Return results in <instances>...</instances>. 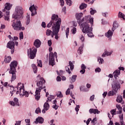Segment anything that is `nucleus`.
Returning a JSON list of instances; mask_svg holds the SVG:
<instances>
[{"mask_svg":"<svg viewBox=\"0 0 125 125\" xmlns=\"http://www.w3.org/2000/svg\"><path fill=\"white\" fill-rule=\"evenodd\" d=\"M15 47V43L13 42L12 41H9L7 43V48H9L10 49H11V54H13L14 53V49Z\"/></svg>","mask_w":125,"mask_h":125,"instance_id":"nucleus-9","label":"nucleus"},{"mask_svg":"<svg viewBox=\"0 0 125 125\" xmlns=\"http://www.w3.org/2000/svg\"><path fill=\"white\" fill-rule=\"evenodd\" d=\"M52 26V30L47 29L46 30V35L47 36H51L53 38L55 36L56 40L59 39V31H60V26H61V19L58 17V15L53 14L51 17L50 22L48 23L47 27L50 28Z\"/></svg>","mask_w":125,"mask_h":125,"instance_id":"nucleus-1","label":"nucleus"},{"mask_svg":"<svg viewBox=\"0 0 125 125\" xmlns=\"http://www.w3.org/2000/svg\"><path fill=\"white\" fill-rule=\"evenodd\" d=\"M95 71L96 73H100V72H101V69H100L99 67H98L95 69Z\"/></svg>","mask_w":125,"mask_h":125,"instance_id":"nucleus-47","label":"nucleus"},{"mask_svg":"<svg viewBox=\"0 0 125 125\" xmlns=\"http://www.w3.org/2000/svg\"><path fill=\"white\" fill-rule=\"evenodd\" d=\"M69 88H70V89H74V84L69 85Z\"/></svg>","mask_w":125,"mask_h":125,"instance_id":"nucleus-62","label":"nucleus"},{"mask_svg":"<svg viewBox=\"0 0 125 125\" xmlns=\"http://www.w3.org/2000/svg\"><path fill=\"white\" fill-rule=\"evenodd\" d=\"M80 73H82V74H84V73H85V70L82 69L80 70Z\"/></svg>","mask_w":125,"mask_h":125,"instance_id":"nucleus-64","label":"nucleus"},{"mask_svg":"<svg viewBox=\"0 0 125 125\" xmlns=\"http://www.w3.org/2000/svg\"><path fill=\"white\" fill-rule=\"evenodd\" d=\"M11 7H12V4H10V3H6L5 4V7L4 9L2 10L3 12H6L7 11H9L10 9H11Z\"/></svg>","mask_w":125,"mask_h":125,"instance_id":"nucleus-12","label":"nucleus"},{"mask_svg":"<svg viewBox=\"0 0 125 125\" xmlns=\"http://www.w3.org/2000/svg\"><path fill=\"white\" fill-rule=\"evenodd\" d=\"M10 104L12 105V106H19V102H18V99H17V98H15L14 99V102H10Z\"/></svg>","mask_w":125,"mask_h":125,"instance_id":"nucleus-17","label":"nucleus"},{"mask_svg":"<svg viewBox=\"0 0 125 125\" xmlns=\"http://www.w3.org/2000/svg\"><path fill=\"white\" fill-rule=\"evenodd\" d=\"M23 8L20 6L16 7L15 13L13 14L12 17L15 19H22L23 18Z\"/></svg>","mask_w":125,"mask_h":125,"instance_id":"nucleus-4","label":"nucleus"},{"mask_svg":"<svg viewBox=\"0 0 125 125\" xmlns=\"http://www.w3.org/2000/svg\"><path fill=\"white\" fill-rule=\"evenodd\" d=\"M53 108L54 109H55V110H57L58 109V106H57V105H53Z\"/></svg>","mask_w":125,"mask_h":125,"instance_id":"nucleus-61","label":"nucleus"},{"mask_svg":"<svg viewBox=\"0 0 125 125\" xmlns=\"http://www.w3.org/2000/svg\"><path fill=\"white\" fill-rule=\"evenodd\" d=\"M37 53V48L34 47L30 48L28 50V55L30 59H34L36 57V54Z\"/></svg>","mask_w":125,"mask_h":125,"instance_id":"nucleus-8","label":"nucleus"},{"mask_svg":"<svg viewBox=\"0 0 125 125\" xmlns=\"http://www.w3.org/2000/svg\"><path fill=\"white\" fill-rule=\"evenodd\" d=\"M90 100H91V101H93V100H94V95H92L90 97Z\"/></svg>","mask_w":125,"mask_h":125,"instance_id":"nucleus-63","label":"nucleus"},{"mask_svg":"<svg viewBox=\"0 0 125 125\" xmlns=\"http://www.w3.org/2000/svg\"><path fill=\"white\" fill-rule=\"evenodd\" d=\"M33 45L36 47V48H39L41 47V45H42V42L39 39H36L35 40Z\"/></svg>","mask_w":125,"mask_h":125,"instance_id":"nucleus-14","label":"nucleus"},{"mask_svg":"<svg viewBox=\"0 0 125 125\" xmlns=\"http://www.w3.org/2000/svg\"><path fill=\"white\" fill-rule=\"evenodd\" d=\"M18 63H11L10 64V70L9 71V74H12V78L11 82H13L16 80V67H17Z\"/></svg>","mask_w":125,"mask_h":125,"instance_id":"nucleus-6","label":"nucleus"},{"mask_svg":"<svg viewBox=\"0 0 125 125\" xmlns=\"http://www.w3.org/2000/svg\"><path fill=\"white\" fill-rule=\"evenodd\" d=\"M86 6H87L86 4L83 3L80 6L79 8L80 9H84V8H86Z\"/></svg>","mask_w":125,"mask_h":125,"instance_id":"nucleus-36","label":"nucleus"},{"mask_svg":"<svg viewBox=\"0 0 125 125\" xmlns=\"http://www.w3.org/2000/svg\"><path fill=\"white\" fill-rule=\"evenodd\" d=\"M37 9H38V7L35 6L34 4L29 7V10L32 13L31 16H35L37 14Z\"/></svg>","mask_w":125,"mask_h":125,"instance_id":"nucleus-10","label":"nucleus"},{"mask_svg":"<svg viewBox=\"0 0 125 125\" xmlns=\"http://www.w3.org/2000/svg\"><path fill=\"white\" fill-rule=\"evenodd\" d=\"M81 68L83 70H85L86 69V66L84 64H82Z\"/></svg>","mask_w":125,"mask_h":125,"instance_id":"nucleus-53","label":"nucleus"},{"mask_svg":"<svg viewBox=\"0 0 125 125\" xmlns=\"http://www.w3.org/2000/svg\"><path fill=\"white\" fill-rule=\"evenodd\" d=\"M80 108V105H77L76 108H75V111H76L77 114H78V112H79V111L80 110V109H79Z\"/></svg>","mask_w":125,"mask_h":125,"instance_id":"nucleus-52","label":"nucleus"},{"mask_svg":"<svg viewBox=\"0 0 125 125\" xmlns=\"http://www.w3.org/2000/svg\"><path fill=\"white\" fill-rule=\"evenodd\" d=\"M70 69V70H73V69H74V64H73V63H69V65H68V66L65 67V70L66 72L68 73V74H71Z\"/></svg>","mask_w":125,"mask_h":125,"instance_id":"nucleus-15","label":"nucleus"},{"mask_svg":"<svg viewBox=\"0 0 125 125\" xmlns=\"http://www.w3.org/2000/svg\"><path fill=\"white\" fill-rule=\"evenodd\" d=\"M79 39L80 40H81L82 42H84V37L83 35H81L80 36Z\"/></svg>","mask_w":125,"mask_h":125,"instance_id":"nucleus-43","label":"nucleus"},{"mask_svg":"<svg viewBox=\"0 0 125 125\" xmlns=\"http://www.w3.org/2000/svg\"><path fill=\"white\" fill-rule=\"evenodd\" d=\"M116 101L118 103H122V101H123V97L122 96H118L117 98Z\"/></svg>","mask_w":125,"mask_h":125,"instance_id":"nucleus-33","label":"nucleus"},{"mask_svg":"<svg viewBox=\"0 0 125 125\" xmlns=\"http://www.w3.org/2000/svg\"><path fill=\"white\" fill-rule=\"evenodd\" d=\"M97 119H96V118H94L92 121H91V123L93 124V125H95V122H97Z\"/></svg>","mask_w":125,"mask_h":125,"instance_id":"nucleus-48","label":"nucleus"},{"mask_svg":"<svg viewBox=\"0 0 125 125\" xmlns=\"http://www.w3.org/2000/svg\"><path fill=\"white\" fill-rule=\"evenodd\" d=\"M42 26L43 28H45V27H46V25L45 24V22H42Z\"/></svg>","mask_w":125,"mask_h":125,"instance_id":"nucleus-60","label":"nucleus"},{"mask_svg":"<svg viewBox=\"0 0 125 125\" xmlns=\"http://www.w3.org/2000/svg\"><path fill=\"white\" fill-rule=\"evenodd\" d=\"M118 17L119 18H122V19H123V20H125V15L121 12H119Z\"/></svg>","mask_w":125,"mask_h":125,"instance_id":"nucleus-35","label":"nucleus"},{"mask_svg":"<svg viewBox=\"0 0 125 125\" xmlns=\"http://www.w3.org/2000/svg\"><path fill=\"white\" fill-rule=\"evenodd\" d=\"M70 92H71V89L70 88H68L65 92L66 95H70Z\"/></svg>","mask_w":125,"mask_h":125,"instance_id":"nucleus-46","label":"nucleus"},{"mask_svg":"<svg viewBox=\"0 0 125 125\" xmlns=\"http://www.w3.org/2000/svg\"><path fill=\"white\" fill-rule=\"evenodd\" d=\"M116 111H117V109H112L110 111V113L112 115V117H114V115H117V113H116Z\"/></svg>","mask_w":125,"mask_h":125,"instance_id":"nucleus-38","label":"nucleus"},{"mask_svg":"<svg viewBox=\"0 0 125 125\" xmlns=\"http://www.w3.org/2000/svg\"><path fill=\"white\" fill-rule=\"evenodd\" d=\"M22 92L21 93L22 94H20V95H24L26 97H29V93L27 91H25L24 90V85H22Z\"/></svg>","mask_w":125,"mask_h":125,"instance_id":"nucleus-23","label":"nucleus"},{"mask_svg":"<svg viewBox=\"0 0 125 125\" xmlns=\"http://www.w3.org/2000/svg\"><path fill=\"white\" fill-rule=\"evenodd\" d=\"M21 85V83H18V85L17 86V88L18 90V89L20 88L19 91H17L16 92V94H22V89H23V84H22V86H19Z\"/></svg>","mask_w":125,"mask_h":125,"instance_id":"nucleus-16","label":"nucleus"},{"mask_svg":"<svg viewBox=\"0 0 125 125\" xmlns=\"http://www.w3.org/2000/svg\"><path fill=\"white\" fill-rule=\"evenodd\" d=\"M48 44L49 46H51V44H52V42H51V40L48 41Z\"/></svg>","mask_w":125,"mask_h":125,"instance_id":"nucleus-57","label":"nucleus"},{"mask_svg":"<svg viewBox=\"0 0 125 125\" xmlns=\"http://www.w3.org/2000/svg\"><path fill=\"white\" fill-rule=\"evenodd\" d=\"M83 16V14L82 12L81 13H77L75 15L76 18L77 20V23L78 24H81V23H83V22H85V21H88L90 19V18H91V16H85L84 18H83L82 20H81V18Z\"/></svg>","mask_w":125,"mask_h":125,"instance_id":"nucleus-7","label":"nucleus"},{"mask_svg":"<svg viewBox=\"0 0 125 125\" xmlns=\"http://www.w3.org/2000/svg\"><path fill=\"white\" fill-rule=\"evenodd\" d=\"M57 82H61V77L58 76L56 79Z\"/></svg>","mask_w":125,"mask_h":125,"instance_id":"nucleus-59","label":"nucleus"},{"mask_svg":"<svg viewBox=\"0 0 125 125\" xmlns=\"http://www.w3.org/2000/svg\"><path fill=\"white\" fill-rule=\"evenodd\" d=\"M70 28H69L68 27H67L66 29V31H65V34H66V38L68 39V36H69V32L70 31L69 30Z\"/></svg>","mask_w":125,"mask_h":125,"instance_id":"nucleus-42","label":"nucleus"},{"mask_svg":"<svg viewBox=\"0 0 125 125\" xmlns=\"http://www.w3.org/2000/svg\"><path fill=\"white\" fill-rule=\"evenodd\" d=\"M62 10L63 13L66 14V6H64L63 8H62Z\"/></svg>","mask_w":125,"mask_h":125,"instance_id":"nucleus-56","label":"nucleus"},{"mask_svg":"<svg viewBox=\"0 0 125 125\" xmlns=\"http://www.w3.org/2000/svg\"><path fill=\"white\" fill-rule=\"evenodd\" d=\"M49 104H48V101H47L43 105V109L42 110V112L43 114H45V111H47L49 109Z\"/></svg>","mask_w":125,"mask_h":125,"instance_id":"nucleus-13","label":"nucleus"},{"mask_svg":"<svg viewBox=\"0 0 125 125\" xmlns=\"http://www.w3.org/2000/svg\"><path fill=\"white\" fill-rule=\"evenodd\" d=\"M5 13V15L4 16V19L5 21H8V22H9V21H10V16L9 15V11H7Z\"/></svg>","mask_w":125,"mask_h":125,"instance_id":"nucleus-18","label":"nucleus"},{"mask_svg":"<svg viewBox=\"0 0 125 125\" xmlns=\"http://www.w3.org/2000/svg\"><path fill=\"white\" fill-rule=\"evenodd\" d=\"M32 67L33 68L34 73L35 74H37V73L38 72V67H37V66H36V64H32Z\"/></svg>","mask_w":125,"mask_h":125,"instance_id":"nucleus-29","label":"nucleus"},{"mask_svg":"<svg viewBox=\"0 0 125 125\" xmlns=\"http://www.w3.org/2000/svg\"><path fill=\"white\" fill-rule=\"evenodd\" d=\"M20 36V40L21 41V40H23L24 39V35L23 34V32H21L19 34Z\"/></svg>","mask_w":125,"mask_h":125,"instance_id":"nucleus-40","label":"nucleus"},{"mask_svg":"<svg viewBox=\"0 0 125 125\" xmlns=\"http://www.w3.org/2000/svg\"><path fill=\"white\" fill-rule=\"evenodd\" d=\"M60 2L61 6H63L64 5V0H60Z\"/></svg>","mask_w":125,"mask_h":125,"instance_id":"nucleus-54","label":"nucleus"},{"mask_svg":"<svg viewBox=\"0 0 125 125\" xmlns=\"http://www.w3.org/2000/svg\"><path fill=\"white\" fill-rule=\"evenodd\" d=\"M4 61L5 63H10V61H11V57H5Z\"/></svg>","mask_w":125,"mask_h":125,"instance_id":"nucleus-30","label":"nucleus"},{"mask_svg":"<svg viewBox=\"0 0 125 125\" xmlns=\"http://www.w3.org/2000/svg\"><path fill=\"white\" fill-rule=\"evenodd\" d=\"M116 108H117L118 111H117V114H122L123 113V108L121 106L120 104H117L116 105Z\"/></svg>","mask_w":125,"mask_h":125,"instance_id":"nucleus-22","label":"nucleus"},{"mask_svg":"<svg viewBox=\"0 0 125 125\" xmlns=\"http://www.w3.org/2000/svg\"><path fill=\"white\" fill-rule=\"evenodd\" d=\"M30 23V15H28L27 14V16H26V24L28 25V24Z\"/></svg>","mask_w":125,"mask_h":125,"instance_id":"nucleus-39","label":"nucleus"},{"mask_svg":"<svg viewBox=\"0 0 125 125\" xmlns=\"http://www.w3.org/2000/svg\"><path fill=\"white\" fill-rule=\"evenodd\" d=\"M44 120L42 117H39L36 119V121H35V124H43Z\"/></svg>","mask_w":125,"mask_h":125,"instance_id":"nucleus-19","label":"nucleus"},{"mask_svg":"<svg viewBox=\"0 0 125 125\" xmlns=\"http://www.w3.org/2000/svg\"><path fill=\"white\" fill-rule=\"evenodd\" d=\"M25 122L27 123V125H31V121H30V119H25Z\"/></svg>","mask_w":125,"mask_h":125,"instance_id":"nucleus-51","label":"nucleus"},{"mask_svg":"<svg viewBox=\"0 0 125 125\" xmlns=\"http://www.w3.org/2000/svg\"><path fill=\"white\" fill-rule=\"evenodd\" d=\"M76 80H77V75H72V77L70 79V83H73L76 82Z\"/></svg>","mask_w":125,"mask_h":125,"instance_id":"nucleus-27","label":"nucleus"},{"mask_svg":"<svg viewBox=\"0 0 125 125\" xmlns=\"http://www.w3.org/2000/svg\"><path fill=\"white\" fill-rule=\"evenodd\" d=\"M83 44L82 45L78 50V53L82 54L83 53Z\"/></svg>","mask_w":125,"mask_h":125,"instance_id":"nucleus-34","label":"nucleus"},{"mask_svg":"<svg viewBox=\"0 0 125 125\" xmlns=\"http://www.w3.org/2000/svg\"><path fill=\"white\" fill-rule=\"evenodd\" d=\"M120 74H121V71L116 70L113 72V75L115 79H117L120 76Z\"/></svg>","mask_w":125,"mask_h":125,"instance_id":"nucleus-25","label":"nucleus"},{"mask_svg":"<svg viewBox=\"0 0 125 125\" xmlns=\"http://www.w3.org/2000/svg\"><path fill=\"white\" fill-rule=\"evenodd\" d=\"M113 53V51H111L110 52H108L107 50H105L103 54L102 57H105V56H109V55H111Z\"/></svg>","mask_w":125,"mask_h":125,"instance_id":"nucleus-24","label":"nucleus"},{"mask_svg":"<svg viewBox=\"0 0 125 125\" xmlns=\"http://www.w3.org/2000/svg\"><path fill=\"white\" fill-rule=\"evenodd\" d=\"M120 121L121 125H125V123H124V114H122L119 116Z\"/></svg>","mask_w":125,"mask_h":125,"instance_id":"nucleus-31","label":"nucleus"},{"mask_svg":"<svg viewBox=\"0 0 125 125\" xmlns=\"http://www.w3.org/2000/svg\"><path fill=\"white\" fill-rule=\"evenodd\" d=\"M12 22L11 26L15 31H20V30L24 31L25 30V27H22L21 21L18 19H15V20L12 21Z\"/></svg>","mask_w":125,"mask_h":125,"instance_id":"nucleus-5","label":"nucleus"},{"mask_svg":"<svg viewBox=\"0 0 125 125\" xmlns=\"http://www.w3.org/2000/svg\"><path fill=\"white\" fill-rule=\"evenodd\" d=\"M66 3L68 5H72V1L71 0H66Z\"/></svg>","mask_w":125,"mask_h":125,"instance_id":"nucleus-44","label":"nucleus"},{"mask_svg":"<svg viewBox=\"0 0 125 125\" xmlns=\"http://www.w3.org/2000/svg\"><path fill=\"white\" fill-rule=\"evenodd\" d=\"M41 112H42V110L40 107H38V108H37L35 111V113L36 114H39V113H41Z\"/></svg>","mask_w":125,"mask_h":125,"instance_id":"nucleus-45","label":"nucleus"},{"mask_svg":"<svg viewBox=\"0 0 125 125\" xmlns=\"http://www.w3.org/2000/svg\"><path fill=\"white\" fill-rule=\"evenodd\" d=\"M98 62L100 63H103V62H104V60H103V59L100 58L98 59Z\"/></svg>","mask_w":125,"mask_h":125,"instance_id":"nucleus-49","label":"nucleus"},{"mask_svg":"<svg viewBox=\"0 0 125 125\" xmlns=\"http://www.w3.org/2000/svg\"><path fill=\"white\" fill-rule=\"evenodd\" d=\"M49 63H54V56L52 52H51L49 54Z\"/></svg>","mask_w":125,"mask_h":125,"instance_id":"nucleus-20","label":"nucleus"},{"mask_svg":"<svg viewBox=\"0 0 125 125\" xmlns=\"http://www.w3.org/2000/svg\"><path fill=\"white\" fill-rule=\"evenodd\" d=\"M92 26H93V18H90L88 21H84L81 24L83 33L87 34L88 37L92 38L94 37L92 33Z\"/></svg>","mask_w":125,"mask_h":125,"instance_id":"nucleus-3","label":"nucleus"},{"mask_svg":"<svg viewBox=\"0 0 125 125\" xmlns=\"http://www.w3.org/2000/svg\"><path fill=\"white\" fill-rule=\"evenodd\" d=\"M117 94V92H116L114 90H112V91H110L107 95L108 96H113V95H115Z\"/></svg>","mask_w":125,"mask_h":125,"instance_id":"nucleus-32","label":"nucleus"},{"mask_svg":"<svg viewBox=\"0 0 125 125\" xmlns=\"http://www.w3.org/2000/svg\"><path fill=\"white\" fill-rule=\"evenodd\" d=\"M58 97H61V98L63 97V95L62 94V93L61 92H58Z\"/></svg>","mask_w":125,"mask_h":125,"instance_id":"nucleus-50","label":"nucleus"},{"mask_svg":"<svg viewBox=\"0 0 125 125\" xmlns=\"http://www.w3.org/2000/svg\"><path fill=\"white\" fill-rule=\"evenodd\" d=\"M89 113L90 114H99L100 113V111H98V109H94V108H91L89 110Z\"/></svg>","mask_w":125,"mask_h":125,"instance_id":"nucleus-21","label":"nucleus"},{"mask_svg":"<svg viewBox=\"0 0 125 125\" xmlns=\"http://www.w3.org/2000/svg\"><path fill=\"white\" fill-rule=\"evenodd\" d=\"M37 88L35 91V99L37 101H39V100L41 99V92L42 89L45 88V80L41 76V75H38L37 77V80L36 81Z\"/></svg>","mask_w":125,"mask_h":125,"instance_id":"nucleus-2","label":"nucleus"},{"mask_svg":"<svg viewBox=\"0 0 125 125\" xmlns=\"http://www.w3.org/2000/svg\"><path fill=\"white\" fill-rule=\"evenodd\" d=\"M96 10L93 9L92 8H90V13L91 15H94L95 13H96Z\"/></svg>","mask_w":125,"mask_h":125,"instance_id":"nucleus-37","label":"nucleus"},{"mask_svg":"<svg viewBox=\"0 0 125 125\" xmlns=\"http://www.w3.org/2000/svg\"><path fill=\"white\" fill-rule=\"evenodd\" d=\"M21 125V121H16L15 125Z\"/></svg>","mask_w":125,"mask_h":125,"instance_id":"nucleus-55","label":"nucleus"},{"mask_svg":"<svg viewBox=\"0 0 125 125\" xmlns=\"http://www.w3.org/2000/svg\"><path fill=\"white\" fill-rule=\"evenodd\" d=\"M71 32L72 34L75 35V34L77 33V28L76 27H73V28L71 29Z\"/></svg>","mask_w":125,"mask_h":125,"instance_id":"nucleus-41","label":"nucleus"},{"mask_svg":"<svg viewBox=\"0 0 125 125\" xmlns=\"http://www.w3.org/2000/svg\"><path fill=\"white\" fill-rule=\"evenodd\" d=\"M112 90L117 93L118 90L121 88V84L119 83H115L112 85Z\"/></svg>","mask_w":125,"mask_h":125,"instance_id":"nucleus-11","label":"nucleus"},{"mask_svg":"<svg viewBox=\"0 0 125 125\" xmlns=\"http://www.w3.org/2000/svg\"><path fill=\"white\" fill-rule=\"evenodd\" d=\"M118 27L119 24H118V23L116 21H114L113 22V27L112 28V31L114 32V31H115L116 29H117V28H118Z\"/></svg>","mask_w":125,"mask_h":125,"instance_id":"nucleus-28","label":"nucleus"},{"mask_svg":"<svg viewBox=\"0 0 125 125\" xmlns=\"http://www.w3.org/2000/svg\"><path fill=\"white\" fill-rule=\"evenodd\" d=\"M105 36L106 38H112V36H113V32L109 30L105 34Z\"/></svg>","mask_w":125,"mask_h":125,"instance_id":"nucleus-26","label":"nucleus"},{"mask_svg":"<svg viewBox=\"0 0 125 125\" xmlns=\"http://www.w3.org/2000/svg\"><path fill=\"white\" fill-rule=\"evenodd\" d=\"M90 121H91V118L88 119L86 121V125H89V123H90Z\"/></svg>","mask_w":125,"mask_h":125,"instance_id":"nucleus-58","label":"nucleus"}]
</instances>
